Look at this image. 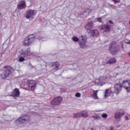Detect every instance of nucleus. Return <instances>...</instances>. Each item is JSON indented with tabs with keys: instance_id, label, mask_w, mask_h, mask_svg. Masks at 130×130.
<instances>
[{
	"instance_id": "obj_34",
	"label": "nucleus",
	"mask_w": 130,
	"mask_h": 130,
	"mask_svg": "<svg viewBox=\"0 0 130 130\" xmlns=\"http://www.w3.org/2000/svg\"><path fill=\"white\" fill-rule=\"evenodd\" d=\"M108 90H109L108 89L105 90V93H108Z\"/></svg>"
},
{
	"instance_id": "obj_27",
	"label": "nucleus",
	"mask_w": 130,
	"mask_h": 130,
	"mask_svg": "<svg viewBox=\"0 0 130 130\" xmlns=\"http://www.w3.org/2000/svg\"><path fill=\"white\" fill-rule=\"evenodd\" d=\"M80 94L79 93H77L75 94V96L79 98L80 96Z\"/></svg>"
},
{
	"instance_id": "obj_40",
	"label": "nucleus",
	"mask_w": 130,
	"mask_h": 130,
	"mask_svg": "<svg viewBox=\"0 0 130 130\" xmlns=\"http://www.w3.org/2000/svg\"><path fill=\"white\" fill-rule=\"evenodd\" d=\"M129 25H130V21H129Z\"/></svg>"
},
{
	"instance_id": "obj_41",
	"label": "nucleus",
	"mask_w": 130,
	"mask_h": 130,
	"mask_svg": "<svg viewBox=\"0 0 130 130\" xmlns=\"http://www.w3.org/2000/svg\"><path fill=\"white\" fill-rule=\"evenodd\" d=\"M91 129L92 130H93V128H91Z\"/></svg>"
},
{
	"instance_id": "obj_15",
	"label": "nucleus",
	"mask_w": 130,
	"mask_h": 130,
	"mask_svg": "<svg viewBox=\"0 0 130 130\" xmlns=\"http://www.w3.org/2000/svg\"><path fill=\"white\" fill-rule=\"evenodd\" d=\"M82 40L83 42L80 41L79 42V44L81 48H84L85 47V44L84 42L86 41V40L84 39L83 38Z\"/></svg>"
},
{
	"instance_id": "obj_4",
	"label": "nucleus",
	"mask_w": 130,
	"mask_h": 130,
	"mask_svg": "<svg viewBox=\"0 0 130 130\" xmlns=\"http://www.w3.org/2000/svg\"><path fill=\"white\" fill-rule=\"evenodd\" d=\"M4 68L3 72L1 75V77L3 79H4L8 77L11 73L10 67L6 66Z\"/></svg>"
},
{
	"instance_id": "obj_7",
	"label": "nucleus",
	"mask_w": 130,
	"mask_h": 130,
	"mask_svg": "<svg viewBox=\"0 0 130 130\" xmlns=\"http://www.w3.org/2000/svg\"><path fill=\"white\" fill-rule=\"evenodd\" d=\"M20 55L21 57H26L30 55V49L28 48L26 50H21L20 51Z\"/></svg>"
},
{
	"instance_id": "obj_36",
	"label": "nucleus",
	"mask_w": 130,
	"mask_h": 130,
	"mask_svg": "<svg viewBox=\"0 0 130 130\" xmlns=\"http://www.w3.org/2000/svg\"><path fill=\"white\" fill-rule=\"evenodd\" d=\"M125 42L127 44H130V41H129L128 42H126V41H125Z\"/></svg>"
},
{
	"instance_id": "obj_22",
	"label": "nucleus",
	"mask_w": 130,
	"mask_h": 130,
	"mask_svg": "<svg viewBox=\"0 0 130 130\" xmlns=\"http://www.w3.org/2000/svg\"><path fill=\"white\" fill-rule=\"evenodd\" d=\"M120 113L117 112L116 113L115 115V118L116 119H119L121 117Z\"/></svg>"
},
{
	"instance_id": "obj_38",
	"label": "nucleus",
	"mask_w": 130,
	"mask_h": 130,
	"mask_svg": "<svg viewBox=\"0 0 130 130\" xmlns=\"http://www.w3.org/2000/svg\"><path fill=\"white\" fill-rule=\"evenodd\" d=\"M124 111H122V116L124 115Z\"/></svg>"
},
{
	"instance_id": "obj_3",
	"label": "nucleus",
	"mask_w": 130,
	"mask_h": 130,
	"mask_svg": "<svg viewBox=\"0 0 130 130\" xmlns=\"http://www.w3.org/2000/svg\"><path fill=\"white\" fill-rule=\"evenodd\" d=\"M35 37L33 34L29 35L26 37L23 42V45L24 46H28L30 45L35 39Z\"/></svg>"
},
{
	"instance_id": "obj_11",
	"label": "nucleus",
	"mask_w": 130,
	"mask_h": 130,
	"mask_svg": "<svg viewBox=\"0 0 130 130\" xmlns=\"http://www.w3.org/2000/svg\"><path fill=\"white\" fill-rule=\"evenodd\" d=\"M36 82L33 80H30L28 81V85L29 89L33 90L35 88Z\"/></svg>"
},
{
	"instance_id": "obj_18",
	"label": "nucleus",
	"mask_w": 130,
	"mask_h": 130,
	"mask_svg": "<svg viewBox=\"0 0 130 130\" xmlns=\"http://www.w3.org/2000/svg\"><path fill=\"white\" fill-rule=\"evenodd\" d=\"M80 113L81 116H82L84 118H86L88 117V112L85 111H83Z\"/></svg>"
},
{
	"instance_id": "obj_17",
	"label": "nucleus",
	"mask_w": 130,
	"mask_h": 130,
	"mask_svg": "<svg viewBox=\"0 0 130 130\" xmlns=\"http://www.w3.org/2000/svg\"><path fill=\"white\" fill-rule=\"evenodd\" d=\"M116 62L115 59L114 58H112L109 60L106 63L107 64H111L115 63Z\"/></svg>"
},
{
	"instance_id": "obj_14",
	"label": "nucleus",
	"mask_w": 130,
	"mask_h": 130,
	"mask_svg": "<svg viewBox=\"0 0 130 130\" xmlns=\"http://www.w3.org/2000/svg\"><path fill=\"white\" fill-rule=\"evenodd\" d=\"M93 27V23L92 22H89L85 26V28L87 30H90Z\"/></svg>"
},
{
	"instance_id": "obj_1",
	"label": "nucleus",
	"mask_w": 130,
	"mask_h": 130,
	"mask_svg": "<svg viewBox=\"0 0 130 130\" xmlns=\"http://www.w3.org/2000/svg\"><path fill=\"white\" fill-rule=\"evenodd\" d=\"M30 117L28 115H22L16 121L17 124H26L30 121Z\"/></svg>"
},
{
	"instance_id": "obj_16",
	"label": "nucleus",
	"mask_w": 130,
	"mask_h": 130,
	"mask_svg": "<svg viewBox=\"0 0 130 130\" xmlns=\"http://www.w3.org/2000/svg\"><path fill=\"white\" fill-rule=\"evenodd\" d=\"M90 34H91V37L94 36H96L98 35L99 34V32L97 30L95 29L91 30Z\"/></svg>"
},
{
	"instance_id": "obj_8",
	"label": "nucleus",
	"mask_w": 130,
	"mask_h": 130,
	"mask_svg": "<svg viewBox=\"0 0 130 130\" xmlns=\"http://www.w3.org/2000/svg\"><path fill=\"white\" fill-rule=\"evenodd\" d=\"M130 84L128 81H124L122 82V86L126 91L127 93L130 92Z\"/></svg>"
},
{
	"instance_id": "obj_35",
	"label": "nucleus",
	"mask_w": 130,
	"mask_h": 130,
	"mask_svg": "<svg viewBox=\"0 0 130 130\" xmlns=\"http://www.w3.org/2000/svg\"><path fill=\"white\" fill-rule=\"evenodd\" d=\"M109 22L111 24H113V23L112 22V21L111 20H109Z\"/></svg>"
},
{
	"instance_id": "obj_13",
	"label": "nucleus",
	"mask_w": 130,
	"mask_h": 130,
	"mask_svg": "<svg viewBox=\"0 0 130 130\" xmlns=\"http://www.w3.org/2000/svg\"><path fill=\"white\" fill-rule=\"evenodd\" d=\"M110 25H102L101 29H105L104 31L105 32H109L110 29Z\"/></svg>"
},
{
	"instance_id": "obj_26",
	"label": "nucleus",
	"mask_w": 130,
	"mask_h": 130,
	"mask_svg": "<svg viewBox=\"0 0 130 130\" xmlns=\"http://www.w3.org/2000/svg\"><path fill=\"white\" fill-rule=\"evenodd\" d=\"M92 117L95 120H98L100 118L98 116H92Z\"/></svg>"
},
{
	"instance_id": "obj_20",
	"label": "nucleus",
	"mask_w": 130,
	"mask_h": 130,
	"mask_svg": "<svg viewBox=\"0 0 130 130\" xmlns=\"http://www.w3.org/2000/svg\"><path fill=\"white\" fill-rule=\"evenodd\" d=\"M60 66V64L58 62H55L53 63L52 66L53 67H55L56 68H58Z\"/></svg>"
},
{
	"instance_id": "obj_33",
	"label": "nucleus",
	"mask_w": 130,
	"mask_h": 130,
	"mask_svg": "<svg viewBox=\"0 0 130 130\" xmlns=\"http://www.w3.org/2000/svg\"><path fill=\"white\" fill-rule=\"evenodd\" d=\"M124 119L125 120H126L128 121V118L127 116H125L124 117Z\"/></svg>"
},
{
	"instance_id": "obj_29",
	"label": "nucleus",
	"mask_w": 130,
	"mask_h": 130,
	"mask_svg": "<svg viewBox=\"0 0 130 130\" xmlns=\"http://www.w3.org/2000/svg\"><path fill=\"white\" fill-rule=\"evenodd\" d=\"M112 1L115 3L119 2L120 1V0H112Z\"/></svg>"
},
{
	"instance_id": "obj_24",
	"label": "nucleus",
	"mask_w": 130,
	"mask_h": 130,
	"mask_svg": "<svg viewBox=\"0 0 130 130\" xmlns=\"http://www.w3.org/2000/svg\"><path fill=\"white\" fill-rule=\"evenodd\" d=\"M91 11V10L89 8H86L84 10V12H88L89 13Z\"/></svg>"
},
{
	"instance_id": "obj_25",
	"label": "nucleus",
	"mask_w": 130,
	"mask_h": 130,
	"mask_svg": "<svg viewBox=\"0 0 130 130\" xmlns=\"http://www.w3.org/2000/svg\"><path fill=\"white\" fill-rule=\"evenodd\" d=\"M25 60V59L23 57H22L19 59V61L20 62H22L24 61Z\"/></svg>"
},
{
	"instance_id": "obj_5",
	"label": "nucleus",
	"mask_w": 130,
	"mask_h": 130,
	"mask_svg": "<svg viewBox=\"0 0 130 130\" xmlns=\"http://www.w3.org/2000/svg\"><path fill=\"white\" fill-rule=\"evenodd\" d=\"M122 84L119 83L116 85L113 88V90L109 92L110 94L113 95V93L118 94L122 88Z\"/></svg>"
},
{
	"instance_id": "obj_39",
	"label": "nucleus",
	"mask_w": 130,
	"mask_h": 130,
	"mask_svg": "<svg viewBox=\"0 0 130 130\" xmlns=\"http://www.w3.org/2000/svg\"><path fill=\"white\" fill-rule=\"evenodd\" d=\"M128 67H126V68H125V69H126V70H128Z\"/></svg>"
},
{
	"instance_id": "obj_12",
	"label": "nucleus",
	"mask_w": 130,
	"mask_h": 130,
	"mask_svg": "<svg viewBox=\"0 0 130 130\" xmlns=\"http://www.w3.org/2000/svg\"><path fill=\"white\" fill-rule=\"evenodd\" d=\"M20 94V92L18 88H15L13 90L12 94L11 95V96L15 97H19Z\"/></svg>"
},
{
	"instance_id": "obj_10",
	"label": "nucleus",
	"mask_w": 130,
	"mask_h": 130,
	"mask_svg": "<svg viewBox=\"0 0 130 130\" xmlns=\"http://www.w3.org/2000/svg\"><path fill=\"white\" fill-rule=\"evenodd\" d=\"M26 7L25 2L23 0L20 2V3L17 5V8L19 10H22L25 9Z\"/></svg>"
},
{
	"instance_id": "obj_21",
	"label": "nucleus",
	"mask_w": 130,
	"mask_h": 130,
	"mask_svg": "<svg viewBox=\"0 0 130 130\" xmlns=\"http://www.w3.org/2000/svg\"><path fill=\"white\" fill-rule=\"evenodd\" d=\"M98 90L94 91L93 92V98L95 99H97L98 98L97 96V92Z\"/></svg>"
},
{
	"instance_id": "obj_28",
	"label": "nucleus",
	"mask_w": 130,
	"mask_h": 130,
	"mask_svg": "<svg viewBox=\"0 0 130 130\" xmlns=\"http://www.w3.org/2000/svg\"><path fill=\"white\" fill-rule=\"evenodd\" d=\"M107 116V115L106 113H104L102 115V117L104 118H106Z\"/></svg>"
},
{
	"instance_id": "obj_9",
	"label": "nucleus",
	"mask_w": 130,
	"mask_h": 130,
	"mask_svg": "<svg viewBox=\"0 0 130 130\" xmlns=\"http://www.w3.org/2000/svg\"><path fill=\"white\" fill-rule=\"evenodd\" d=\"M26 13V17L27 19H32L33 16H34V10L28 9L27 10Z\"/></svg>"
},
{
	"instance_id": "obj_32",
	"label": "nucleus",
	"mask_w": 130,
	"mask_h": 130,
	"mask_svg": "<svg viewBox=\"0 0 130 130\" xmlns=\"http://www.w3.org/2000/svg\"><path fill=\"white\" fill-rule=\"evenodd\" d=\"M105 83L104 82H102L101 83H99V85L100 86H102L105 84Z\"/></svg>"
},
{
	"instance_id": "obj_37",
	"label": "nucleus",
	"mask_w": 130,
	"mask_h": 130,
	"mask_svg": "<svg viewBox=\"0 0 130 130\" xmlns=\"http://www.w3.org/2000/svg\"><path fill=\"white\" fill-rule=\"evenodd\" d=\"M110 130H114V129L113 127H111L110 129Z\"/></svg>"
},
{
	"instance_id": "obj_6",
	"label": "nucleus",
	"mask_w": 130,
	"mask_h": 130,
	"mask_svg": "<svg viewBox=\"0 0 130 130\" xmlns=\"http://www.w3.org/2000/svg\"><path fill=\"white\" fill-rule=\"evenodd\" d=\"M62 101V97L60 96H58L53 99L51 102V104L54 105H58L60 104Z\"/></svg>"
},
{
	"instance_id": "obj_31",
	"label": "nucleus",
	"mask_w": 130,
	"mask_h": 130,
	"mask_svg": "<svg viewBox=\"0 0 130 130\" xmlns=\"http://www.w3.org/2000/svg\"><path fill=\"white\" fill-rule=\"evenodd\" d=\"M108 96V93H105L104 95V98L105 99H106Z\"/></svg>"
},
{
	"instance_id": "obj_23",
	"label": "nucleus",
	"mask_w": 130,
	"mask_h": 130,
	"mask_svg": "<svg viewBox=\"0 0 130 130\" xmlns=\"http://www.w3.org/2000/svg\"><path fill=\"white\" fill-rule=\"evenodd\" d=\"M72 39L73 40L74 42H77L79 40V38L76 37H73Z\"/></svg>"
},
{
	"instance_id": "obj_30",
	"label": "nucleus",
	"mask_w": 130,
	"mask_h": 130,
	"mask_svg": "<svg viewBox=\"0 0 130 130\" xmlns=\"http://www.w3.org/2000/svg\"><path fill=\"white\" fill-rule=\"evenodd\" d=\"M98 21H99L100 22H102V19L100 17H99V18H98Z\"/></svg>"
},
{
	"instance_id": "obj_2",
	"label": "nucleus",
	"mask_w": 130,
	"mask_h": 130,
	"mask_svg": "<svg viewBox=\"0 0 130 130\" xmlns=\"http://www.w3.org/2000/svg\"><path fill=\"white\" fill-rule=\"evenodd\" d=\"M109 50L111 54L115 55L119 50V47L118 45H117L115 41H113L111 42Z\"/></svg>"
},
{
	"instance_id": "obj_19",
	"label": "nucleus",
	"mask_w": 130,
	"mask_h": 130,
	"mask_svg": "<svg viewBox=\"0 0 130 130\" xmlns=\"http://www.w3.org/2000/svg\"><path fill=\"white\" fill-rule=\"evenodd\" d=\"M81 116V114L80 112H77L76 113L74 114V116L73 117L74 118H79Z\"/></svg>"
},
{
	"instance_id": "obj_42",
	"label": "nucleus",
	"mask_w": 130,
	"mask_h": 130,
	"mask_svg": "<svg viewBox=\"0 0 130 130\" xmlns=\"http://www.w3.org/2000/svg\"><path fill=\"white\" fill-rule=\"evenodd\" d=\"M1 13H0V15H1Z\"/></svg>"
}]
</instances>
